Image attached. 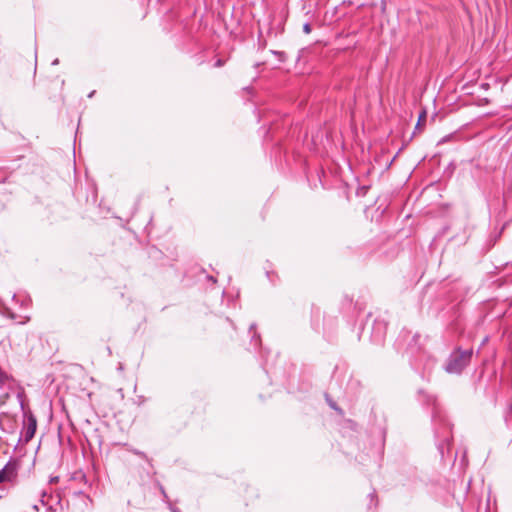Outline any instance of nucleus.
<instances>
[{
    "instance_id": "obj_19",
    "label": "nucleus",
    "mask_w": 512,
    "mask_h": 512,
    "mask_svg": "<svg viewBox=\"0 0 512 512\" xmlns=\"http://www.w3.org/2000/svg\"><path fill=\"white\" fill-rule=\"evenodd\" d=\"M33 509H34V510H36V511H38V506H37V505H35V506L33 507Z\"/></svg>"
},
{
    "instance_id": "obj_5",
    "label": "nucleus",
    "mask_w": 512,
    "mask_h": 512,
    "mask_svg": "<svg viewBox=\"0 0 512 512\" xmlns=\"http://www.w3.org/2000/svg\"><path fill=\"white\" fill-rule=\"evenodd\" d=\"M386 325L382 321L375 320L373 323V341L380 343L385 335Z\"/></svg>"
},
{
    "instance_id": "obj_14",
    "label": "nucleus",
    "mask_w": 512,
    "mask_h": 512,
    "mask_svg": "<svg viewBox=\"0 0 512 512\" xmlns=\"http://www.w3.org/2000/svg\"><path fill=\"white\" fill-rule=\"evenodd\" d=\"M422 118H425V113L420 115L419 120L417 122V127L420 125V123H422V120H421Z\"/></svg>"
},
{
    "instance_id": "obj_9",
    "label": "nucleus",
    "mask_w": 512,
    "mask_h": 512,
    "mask_svg": "<svg viewBox=\"0 0 512 512\" xmlns=\"http://www.w3.org/2000/svg\"><path fill=\"white\" fill-rule=\"evenodd\" d=\"M7 380L6 374L0 369V386H2Z\"/></svg>"
},
{
    "instance_id": "obj_16",
    "label": "nucleus",
    "mask_w": 512,
    "mask_h": 512,
    "mask_svg": "<svg viewBox=\"0 0 512 512\" xmlns=\"http://www.w3.org/2000/svg\"><path fill=\"white\" fill-rule=\"evenodd\" d=\"M59 63V60L58 59H55L53 62H52V65H57Z\"/></svg>"
},
{
    "instance_id": "obj_18",
    "label": "nucleus",
    "mask_w": 512,
    "mask_h": 512,
    "mask_svg": "<svg viewBox=\"0 0 512 512\" xmlns=\"http://www.w3.org/2000/svg\"><path fill=\"white\" fill-rule=\"evenodd\" d=\"M94 93H95V91H92L91 93H89L88 97L89 98L93 97Z\"/></svg>"
},
{
    "instance_id": "obj_13",
    "label": "nucleus",
    "mask_w": 512,
    "mask_h": 512,
    "mask_svg": "<svg viewBox=\"0 0 512 512\" xmlns=\"http://www.w3.org/2000/svg\"><path fill=\"white\" fill-rule=\"evenodd\" d=\"M224 64H225V61H224V60H222V59H218V60L215 62L214 66H215V67H222Z\"/></svg>"
},
{
    "instance_id": "obj_15",
    "label": "nucleus",
    "mask_w": 512,
    "mask_h": 512,
    "mask_svg": "<svg viewBox=\"0 0 512 512\" xmlns=\"http://www.w3.org/2000/svg\"><path fill=\"white\" fill-rule=\"evenodd\" d=\"M422 118H425V113L420 115L419 120L417 122V127L420 125V123H422V120H421Z\"/></svg>"
},
{
    "instance_id": "obj_8",
    "label": "nucleus",
    "mask_w": 512,
    "mask_h": 512,
    "mask_svg": "<svg viewBox=\"0 0 512 512\" xmlns=\"http://www.w3.org/2000/svg\"><path fill=\"white\" fill-rule=\"evenodd\" d=\"M158 486H159V489H160L161 494L163 495V499H164V501H165V502H168V501H169V498H168V495H167V493H166V491H165L164 487H163L160 483L158 484Z\"/></svg>"
},
{
    "instance_id": "obj_3",
    "label": "nucleus",
    "mask_w": 512,
    "mask_h": 512,
    "mask_svg": "<svg viewBox=\"0 0 512 512\" xmlns=\"http://www.w3.org/2000/svg\"><path fill=\"white\" fill-rule=\"evenodd\" d=\"M37 429V421L33 415H29L27 417L24 430H23V438L25 442H29L35 435Z\"/></svg>"
},
{
    "instance_id": "obj_7",
    "label": "nucleus",
    "mask_w": 512,
    "mask_h": 512,
    "mask_svg": "<svg viewBox=\"0 0 512 512\" xmlns=\"http://www.w3.org/2000/svg\"><path fill=\"white\" fill-rule=\"evenodd\" d=\"M130 451L133 454H135V455H137V456H139V457H141V458H143L145 460H148V457H147V455L144 452H142L140 450H137V449H130Z\"/></svg>"
},
{
    "instance_id": "obj_4",
    "label": "nucleus",
    "mask_w": 512,
    "mask_h": 512,
    "mask_svg": "<svg viewBox=\"0 0 512 512\" xmlns=\"http://www.w3.org/2000/svg\"><path fill=\"white\" fill-rule=\"evenodd\" d=\"M17 475V465L15 462L9 461L1 470H0V483L5 481H9L16 477Z\"/></svg>"
},
{
    "instance_id": "obj_2",
    "label": "nucleus",
    "mask_w": 512,
    "mask_h": 512,
    "mask_svg": "<svg viewBox=\"0 0 512 512\" xmlns=\"http://www.w3.org/2000/svg\"><path fill=\"white\" fill-rule=\"evenodd\" d=\"M472 356V348L463 350L461 347H456L447 358L444 370L449 374L460 375L470 364Z\"/></svg>"
},
{
    "instance_id": "obj_6",
    "label": "nucleus",
    "mask_w": 512,
    "mask_h": 512,
    "mask_svg": "<svg viewBox=\"0 0 512 512\" xmlns=\"http://www.w3.org/2000/svg\"><path fill=\"white\" fill-rule=\"evenodd\" d=\"M255 329H256V324H255V323H252V324L250 325V327H249V331H250V333H253V334H252V341H253L254 339L259 340V338H260L259 334H257V332H256V330H255Z\"/></svg>"
},
{
    "instance_id": "obj_17",
    "label": "nucleus",
    "mask_w": 512,
    "mask_h": 512,
    "mask_svg": "<svg viewBox=\"0 0 512 512\" xmlns=\"http://www.w3.org/2000/svg\"><path fill=\"white\" fill-rule=\"evenodd\" d=\"M370 497H371V501H373V499L376 497V496H375V493H371V494H370Z\"/></svg>"
},
{
    "instance_id": "obj_11",
    "label": "nucleus",
    "mask_w": 512,
    "mask_h": 512,
    "mask_svg": "<svg viewBox=\"0 0 512 512\" xmlns=\"http://www.w3.org/2000/svg\"><path fill=\"white\" fill-rule=\"evenodd\" d=\"M166 503L168 504V507H169V509H170V511H171V512H180V510H179L177 507H175V506L170 502V500H169L168 502H166Z\"/></svg>"
},
{
    "instance_id": "obj_1",
    "label": "nucleus",
    "mask_w": 512,
    "mask_h": 512,
    "mask_svg": "<svg viewBox=\"0 0 512 512\" xmlns=\"http://www.w3.org/2000/svg\"><path fill=\"white\" fill-rule=\"evenodd\" d=\"M418 395L419 401L423 405L432 408V423L434 427V435L437 440V448L441 457L444 458L445 449L449 450L451 444V424L447 420L435 395L424 390H419Z\"/></svg>"
},
{
    "instance_id": "obj_12",
    "label": "nucleus",
    "mask_w": 512,
    "mask_h": 512,
    "mask_svg": "<svg viewBox=\"0 0 512 512\" xmlns=\"http://www.w3.org/2000/svg\"><path fill=\"white\" fill-rule=\"evenodd\" d=\"M328 404H329V406H330L332 409H334V410H336V411L341 412V410L337 407V405H336V403H335V402H333V401H331V400H328Z\"/></svg>"
},
{
    "instance_id": "obj_10",
    "label": "nucleus",
    "mask_w": 512,
    "mask_h": 512,
    "mask_svg": "<svg viewBox=\"0 0 512 512\" xmlns=\"http://www.w3.org/2000/svg\"><path fill=\"white\" fill-rule=\"evenodd\" d=\"M312 28H311V25L309 23H305L303 25V31L304 33L306 34H309L311 32Z\"/></svg>"
}]
</instances>
